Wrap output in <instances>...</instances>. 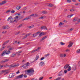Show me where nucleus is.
I'll list each match as a JSON object with an SVG mask.
<instances>
[{
	"label": "nucleus",
	"mask_w": 80,
	"mask_h": 80,
	"mask_svg": "<svg viewBox=\"0 0 80 80\" xmlns=\"http://www.w3.org/2000/svg\"><path fill=\"white\" fill-rule=\"evenodd\" d=\"M27 72L28 73L29 76L32 75L34 73V70L33 68H31L27 70Z\"/></svg>",
	"instance_id": "obj_1"
},
{
	"label": "nucleus",
	"mask_w": 80,
	"mask_h": 80,
	"mask_svg": "<svg viewBox=\"0 0 80 80\" xmlns=\"http://www.w3.org/2000/svg\"><path fill=\"white\" fill-rule=\"evenodd\" d=\"M11 52L10 50H5L2 53L1 55L2 56H4L5 55H9Z\"/></svg>",
	"instance_id": "obj_2"
},
{
	"label": "nucleus",
	"mask_w": 80,
	"mask_h": 80,
	"mask_svg": "<svg viewBox=\"0 0 80 80\" xmlns=\"http://www.w3.org/2000/svg\"><path fill=\"white\" fill-rule=\"evenodd\" d=\"M72 69L74 71H75L76 70H77V64H73V66L72 67Z\"/></svg>",
	"instance_id": "obj_3"
},
{
	"label": "nucleus",
	"mask_w": 80,
	"mask_h": 80,
	"mask_svg": "<svg viewBox=\"0 0 80 80\" xmlns=\"http://www.w3.org/2000/svg\"><path fill=\"white\" fill-rule=\"evenodd\" d=\"M14 76H15V74L11 73L9 75V78H13L14 77Z\"/></svg>",
	"instance_id": "obj_4"
},
{
	"label": "nucleus",
	"mask_w": 80,
	"mask_h": 80,
	"mask_svg": "<svg viewBox=\"0 0 80 80\" xmlns=\"http://www.w3.org/2000/svg\"><path fill=\"white\" fill-rule=\"evenodd\" d=\"M38 58H39V56H38V55H37L34 61L32 62H31V63H33V62H35L37 61V60L38 59Z\"/></svg>",
	"instance_id": "obj_5"
},
{
	"label": "nucleus",
	"mask_w": 80,
	"mask_h": 80,
	"mask_svg": "<svg viewBox=\"0 0 80 80\" xmlns=\"http://www.w3.org/2000/svg\"><path fill=\"white\" fill-rule=\"evenodd\" d=\"M69 44L68 46V48H70V47H72V45H73V43L71 42H69Z\"/></svg>",
	"instance_id": "obj_6"
},
{
	"label": "nucleus",
	"mask_w": 80,
	"mask_h": 80,
	"mask_svg": "<svg viewBox=\"0 0 80 80\" xmlns=\"http://www.w3.org/2000/svg\"><path fill=\"white\" fill-rule=\"evenodd\" d=\"M43 64H44V62H41L39 64V65L40 67H42L43 65Z\"/></svg>",
	"instance_id": "obj_7"
},
{
	"label": "nucleus",
	"mask_w": 80,
	"mask_h": 80,
	"mask_svg": "<svg viewBox=\"0 0 80 80\" xmlns=\"http://www.w3.org/2000/svg\"><path fill=\"white\" fill-rule=\"evenodd\" d=\"M9 61V59H5V60H3L1 62V63H5V62H8Z\"/></svg>",
	"instance_id": "obj_8"
},
{
	"label": "nucleus",
	"mask_w": 80,
	"mask_h": 80,
	"mask_svg": "<svg viewBox=\"0 0 80 80\" xmlns=\"http://www.w3.org/2000/svg\"><path fill=\"white\" fill-rule=\"evenodd\" d=\"M6 3H7V1H3L1 2L0 3V5H2Z\"/></svg>",
	"instance_id": "obj_9"
},
{
	"label": "nucleus",
	"mask_w": 80,
	"mask_h": 80,
	"mask_svg": "<svg viewBox=\"0 0 80 80\" xmlns=\"http://www.w3.org/2000/svg\"><path fill=\"white\" fill-rule=\"evenodd\" d=\"M19 66V64H12V67H18Z\"/></svg>",
	"instance_id": "obj_10"
},
{
	"label": "nucleus",
	"mask_w": 80,
	"mask_h": 80,
	"mask_svg": "<svg viewBox=\"0 0 80 80\" xmlns=\"http://www.w3.org/2000/svg\"><path fill=\"white\" fill-rule=\"evenodd\" d=\"M10 28V27L8 26H6L3 27V29H8Z\"/></svg>",
	"instance_id": "obj_11"
},
{
	"label": "nucleus",
	"mask_w": 80,
	"mask_h": 80,
	"mask_svg": "<svg viewBox=\"0 0 80 80\" xmlns=\"http://www.w3.org/2000/svg\"><path fill=\"white\" fill-rule=\"evenodd\" d=\"M23 77V74H22L21 75L18 76L17 77V78H22Z\"/></svg>",
	"instance_id": "obj_12"
},
{
	"label": "nucleus",
	"mask_w": 80,
	"mask_h": 80,
	"mask_svg": "<svg viewBox=\"0 0 80 80\" xmlns=\"http://www.w3.org/2000/svg\"><path fill=\"white\" fill-rule=\"evenodd\" d=\"M73 21H77L78 22V18H74L73 20Z\"/></svg>",
	"instance_id": "obj_13"
},
{
	"label": "nucleus",
	"mask_w": 80,
	"mask_h": 80,
	"mask_svg": "<svg viewBox=\"0 0 80 80\" xmlns=\"http://www.w3.org/2000/svg\"><path fill=\"white\" fill-rule=\"evenodd\" d=\"M22 51H20L19 52H17V54L18 55V56L20 55V53H22Z\"/></svg>",
	"instance_id": "obj_14"
},
{
	"label": "nucleus",
	"mask_w": 80,
	"mask_h": 80,
	"mask_svg": "<svg viewBox=\"0 0 80 80\" xmlns=\"http://www.w3.org/2000/svg\"><path fill=\"white\" fill-rule=\"evenodd\" d=\"M68 67H69V65L67 64L64 67V68L65 69H67V68H68Z\"/></svg>",
	"instance_id": "obj_15"
},
{
	"label": "nucleus",
	"mask_w": 80,
	"mask_h": 80,
	"mask_svg": "<svg viewBox=\"0 0 80 80\" xmlns=\"http://www.w3.org/2000/svg\"><path fill=\"white\" fill-rule=\"evenodd\" d=\"M61 78H62V77H59L58 78H57L56 79H55V80H60Z\"/></svg>",
	"instance_id": "obj_16"
},
{
	"label": "nucleus",
	"mask_w": 80,
	"mask_h": 80,
	"mask_svg": "<svg viewBox=\"0 0 80 80\" xmlns=\"http://www.w3.org/2000/svg\"><path fill=\"white\" fill-rule=\"evenodd\" d=\"M68 72H70L71 70V67L69 66L68 67V69L67 70Z\"/></svg>",
	"instance_id": "obj_17"
},
{
	"label": "nucleus",
	"mask_w": 80,
	"mask_h": 80,
	"mask_svg": "<svg viewBox=\"0 0 80 80\" xmlns=\"http://www.w3.org/2000/svg\"><path fill=\"white\" fill-rule=\"evenodd\" d=\"M73 15V14H72L71 15H68L67 16V17L68 18H71L72 16Z\"/></svg>",
	"instance_id": "obj_18"
},
{
	"label": "nucleus",
	"mask_w": 80,
	"mask_h": 80,
	"mask_svg": "<svg viewBox=\"0 0 80 80\" xmlns=\"http://www.w3.org/2000/svg\"><path fill=\"white\" fill-rule=\"evenodd\" d=\"M21 8V7L20 6H17L16 7V9L18 10H20Z\"/></svg>",
	"instance_id": "obj_19"
},
{
	"label": "nucleus",
	"mask_w": 80,
	"mask_h": 80,
	"mask_svg": "<svg viewBox=\"0 0 80 80\" xmlns=\"http://www.w3.org/2000/svg\"><path fill=\"white\" fill-rule=\"evenodd\" d=\"M17 55V54H16V53L12 54L11 55V57H15V55Z\"/></svg>",
	"instance_id": "obj_20"
},
{
	"label": "nucleus",
	"mask_w": 80,
	"mask_h": 80,
	"mask_svg": "<svg viewBox=\"0 0 80 80\" xmlns=\"http://www.w3.org/2000/svg\"><path fill=\"white\" fill-rule=\"evenodd\" d=\"M9 41H10L9 40H8V41L5 42L3 44V45H6V44H7V43H8V42H9Z\"/></svg>",
	"instance_id": "obj_21"
},
{
	"label": "nucleus",
	"mask_w": 80,
	"mask_h": 80,
	"mask_svg": "<svg viewBox=\"0 0 80 80\" xmlns=\"http://www.w3.org/2000/svg\"><path fill=\"white\" fill-rule=\"evenodd\" d=\"M43 33V32H42L39 35V37H40L42 35Z\"/></svg>",
	"instance_id": "obj_22"
},
{
	"label": "nucleus",
	"mask_w": 80,
	"mask_h": 80,
	"mask_svg": "<svg viewBox=\"0 0 80 80\" xmlns=\"http://www.w3.org/2000/svg\"><path fill=\"white\" fill-rule=\"evenodd\" d=\"M49 55H50V54H47L45 55L44 57H46V58H47V57H48V56H49Z\"/></svg>",
	"instance_id": "obj_23"
},
{
	"label": "nucleus",
	"mask_w": 80,
	"mask_h": 80,
	"mask_svg": "<svg viewBox=\"0 0 80 80\" xmlns=\"http://www.w3.org/2000/svg\"><path fill=\"white\" fill-rule=\"evenodd\" d=\"M12 18V16H10L9 17L7 20V21H9L10 20V19H11V18Z\"/></svg>",
	"instance_id": "obj_24"
},
{
	"label": "nucleus",
	"mask_w": 80,
	"mask_h": 80,
	"mask_svg": "<svg viewBox=\"0 0 80 80\" xmlns=\"http://www.w3.org/2000/svg\"><path fill=\"white\" fill-rule=\"evenodd\" d=\"M48 37V36H46L45 37H44L43 38H42V40H45V39H46V38H47V37Z\"/></svg>",
	"instance_id": "obj_25"
},
{
	"label": "nucleus",
	"mask_w": 80,
	"mask_h": 80,
	"mask_svg": "<svg viewBox=\"0 0 80 80\" xmlns=\"http://www.w3.org/2000/svg\"><path fill=\"white\" fill-rule=\"evenodd\" d=\"M48 7H53V4H49V5H48Z\"/></svg>",
	"instance_id": "obj_26"
},
{
	"label": "nucleus",
	"mask_w": 80,
	"mask_h": 80,
	"mask_svg": "<svg viewBox=\"0 0 80 80\" xmlns=\"http://www.w3.org/2000/svg\"><path fill=\"white\" fill-rule=\"evenodd\" d=\"M28 68L27 67V66L25 65L23 66V68H25L26 69L27 68Z\"/></svg>",
	"instance_id": "obj_27"
},
{
	"label": "nucleus",
	"mask_w": 80,
	"mask_h": 80,
	"mask_svg": "<svg viewBox=\"0 0 80 80\" xmlns=\"http://www.w3.org/2000/svg\"><path fill=\"white\" fill-rule=\"evenodd\" d=\"M60 44L61 45H65V44L62 42H61Z\"/></svg>",
	"instance_id": "obj_28"
},
{
	"label": "nucleus",
	"mask_w": 80,
	"mask_h": 80,
	"mask_svg": "<svg viewBox=\"0 0 80 80\" xmlns=\"http://www.w3.org/2000/svg\"><path fill=\"white\" fill-rule=\"evenodd\" d=\"M4 48H5L4 47H2L1 49H0V51H2V50H4Z\"/></svg>",
	"instance_id": "obj_29"
},
{
	"label": "nucleus",
	"mask_w": 80,
	"mask_h": 80,
	"mask_svg": "<svg viewBox=\"0 0 80 80\" xmlns=\"http://www.w3.org/2000/svg\"><path fill=\"white\" fill-rule=\"evenodd\" d=\"M77 53H80V49H78V50H77Z\"/></svg>",
	"instance_id": "obj_30"
},
{
	"label": "nucleus",
	"mask_w": 80,
	"mask_h": 80,
	"mask_svg": "<svg viewBox=\"0 0 80 80\" xmlns=\"http://www.w3.org/2000/svg\"><path fill=\"white\" fill-rule=\"evenodd\" d=\"M37 34H34L32 35L33 37H36V36H37Z\"/></svg>",
	"instance_id": "obj_31"
},
{
	"label": "nucleus",
	"mask_w": 80,
	"mask_h": 80,
	"mask_svg": "<svg viewBox=\"0 0 80 80\" xmlns=\"http://www.w3.org/2000/svg\"><path fill=\"white\" fill-rule=\"evenodd\" d=\"M73 11H74V10L73 9H71L70 10V12H73Z\"/></svg>",
	"instance_id": "obj_32"
},
{
	"label": "nucleus",
	"mask_w": 80,
	"mask_h": 80,
	"mask_svg": "<svg viewBox=\"0 0 80 80\" xmlns=\"http://www.w3.org/2000/svg\"><path fill=\"white\" fill-rule=\"evenodd\" d=\"M64 73H67V70H65L64 71Z\"/></svg>",
	"instance_id": "obj_33"
},
{
	"label": "nucleus",
	"mask_w": 80,
	"mask_h": 80,
	"mask_svg": "<svg viewBox=\"0 0 80 80\" xmlns=\"http://www.w3.org/2000/svg\"><path fill=\"white\" fill-rule=\"evenodd\" d=\"M44 30H47V27L44 26Z\"/></svg>",
	"instance_id": "obj_34"
},
{
	"label": "nucleus",
	"mask_w": 80,
	"mask_h": 80,
	"mask_svg": "<svg viewBox=\"0 0 80 80\" xmlns=\"http://www.w3.org/2000/svg\"><path fill=\"white\" fill-rule=\"evenodd\" d=\"M18 16H16L14 18V19H15V20H17V19H18Z\"/></svg>",
	"instance_id": "obj_35"
},
{
	"label": "nucleus",
	"mask_w": 80,
	"mask_h": 80,
	"mask_svg": "<svg viewBox=\"0 0 80 80\" xmlns=\"http://www.w3.org/2000/svg\"><path fill=\"white\" fill-rule=\"evenodd\" d=\"M28 20V18L27 17V18H25V19H23V20Z\"/></svg>",
	"instance_id": "obj_36"
},
{
	"label": "nucleus",
	"mask_w": 80,
	"mask_h": 80,
	"mask_svg": "<svg viewBox=\"0 0 80 80\" xmlns=\"http://www.w3.org/2000/svg\"><path fill=\"white\" fill-rule=\"evenodd\" d=\"M15 10H13L12 11H11V13H15Z\"/></svg>",
	"instance_id": "obj_37"
},
{
	"label": "nucleus",
	"mask_w": 80,
	"mask_h": 80,
	"mask_svg": "<svg viewBox=\"0 0 80 80\" xmlns=\"http://www.w3.org/2000/svg\"><path fill=\"white\" fill-rule=\"evenodd\" d=\"M80 4V3H78L75 4V5H76V6H78V5H79Z\"/></svg>",
	"instance_id": "obj_38"
},
{
	"label": "nucleus",
	"mask_w": 80,
	"mask_h": 80,
	"mask_svg": "<svg viewBox=\"0 0 80 80\" xmlns=\"http://www.w3.org/2000/svg\"><path fill=\"white\" fill-rule=\"evenodd\" d=\"M43 77H41L39 78V80H42L43 79Z\"/></svg>",
	"instance_id": "obj_39"
},
{
	"label": "nucleus",
	"mask_w": 80,
	"mask_h": 80,
	"mask_svg": "<svg viewBox=\"0 0 80 80\" xmlns=\"http://www.w3.org/2000/svg\"><path fill=\"white\" fill-rule=\"evenodd\" d=\"M45 59V58L42 57L41 58L40 60H44Z\"/></svg>",
	"instance_id": "obj_40"
},
{
	"label": "nucleus",
	"mask_w": 80,
	"mask_h": 80,
	"mask_svg": "<svg viewBox=\"0 0 80 80\" xmlns=\"http://www.w3.org/2000/svg\"><path fill=\"white\" fill-rule=\"evenodd\" d=\"M8 72L7 71H6V72L4 74L6 75V74H8Z\"/></svg>",
	"instance_id": "obj_41"
},
{
	"label": "nucleus",
	"mask_w": 80,
	"mask_h": 80,
	"mask_svg": "<svg viewBox=\"0 0 80 80\" xmlns=\"http://www.w3.org/2000/svg\"><path fill=\"white\" fill-rule=\"evenodd\" d=\"M20 73V71L18 70L17 72H16V74H18Z\"/></svg>",
	"instance_id": "obj_42"
},
{
	"label": "nucleus",
	"mask_w": 80,
	"mask_h": 80,
	"mask_svg": "<svg viewBox=\"0 0 80 80\" xmlns=\"http://www.w3.org/2000/svg\"><path fill=\"white\" fill-rule=\"evenodd\" d=\"M67 2H68V3H70L71 2V0H67Z\"/></svg>",
	"instance_id": "obj_43"
},
{
	"label": "nucleus",
	"mask_w": 80,
	"mask_h": 80,
	"mask_svg": "<svg viewBox=\"0 0 80 80\" xmlns=\"http://www.w3.org/2000/svg\"><path fill=\"white\" fill-rule=\"evenodd\" d=\"M34 27V26H30L29 28H33Z\"/></svg>",
	"instance_id": "obj_44"
},
{
	"label": "nucleus",
	"mask_w": 80,
	"mask_h": 80,
	"mask_svg": "<svg viewBox=\"0 0 80 80\" xmlns=\"http://www.w3.org/2000/svg\"><path fill=\"white\" fill-rule=\"evenodd\" d=\"M9 12H10V10H8V11L6 12V13H9Z\"/></svg>",
	"instance_id": "obj_45"
},
{
	"label": "nucleus",
	"mask_w": 80,
	"mask_h": 80,
	"mask_svg": "<svg viewBox=\"0 0 80 80\" xmlns=\"http://www.w3.org/2000/svg\"><path fill=\"white\" fill-rule=\"evenodd\" d=\"M67 56L66 54H64L63 55V57H65Z\"/></svg>",
	"instance_id": "obj_46"
},
{
	"label": "nucleus",
	"mask_w": 80,
	"mask_h": 80,
	"mask_svg": "<svg viewBox=\"0 0 80 80\" xmlns=\"http://www.w3.org/2000/svg\"><path fill=\"white\" fill-rule=\"evenodd\" d=\"M60 57H63V55L62 54H61L60 55Z\"/></svg>",
	"instance_id": "obj_47"
},
{
	"label": "nucleus",
	"mask_w": 80,
	"mask_h": 80,
	"mask_svg": "<svg viewBox=\"0 0 80 80\" xmlns=\"http://www.w3.org/2000/svg\"><path fill=\"white\" fill-rule=\"evenodd\" d=\"M40 47L38 48L36 50V51H38V50H40Z\"/></svg>",
	"instance_id": "obj_48"
},
{
	"label": "nucleus",
	"mask_w": 80,
	"mask_h": 80,
	"mask_svg": "<svg viewBox=\"0 0 80 80\" xmlns=\"http://www.w3.org/2000/svg\"><path fill=\"white\" fill-rule=\"evenodd\" d=\"M27 18H28V19H30V18H32V17H31V16H29L27 17Z\"/></svg>",
	"instance_id": "obj_49"
},
{
	"label": "nucleus",
	"mask_w": 80,
	"mask_h": 80,
	"mask_svg": "<svg viewBox=\"0 0 80 80\" xmlns=\"http://www.w3.org/2000/svg\"><path fill=\"white\" fill-rule=\"evenodd\" d=\"M2 33H7V31H3L2 32Z\"/></svg>",
	"instance_id": "obj_50"
},
{
	"label": "nucleus",
	"mask_w": 80,
	"mask_h": 80,
	"mask_svg": "<svg viewBox=\"0 0 80 80\" xmlns=\"http://www.w3.org/2000/svg\"><path fill=\"white\" fill-rule=\"evenodd\" d=\"M42 13L44 14H45V13H46V12L45 11H42Z\"/></svg>",
	"instance_id": "obj_51"
},
{
	"label": "nucleus",
	"mask_w": 80,
	"mask_h": 80,
	"mask_svg": "<svg viewBox=\"0 0 80 80\" xmlns=\"http://www.w3.org/2000/svg\"><path fill=\"white\" fill-rule=\"evenodd\" d=\"M23 77H24V78H27V75L26 74L24 75Z\"/></svg>",
	"instance_id": "obj_52"
},
{
	"label": "nucleus",
	"mask_w": 80,
	"mask_h": 80,
	"mask_svg": "<svg viewBox=\"0 0 80 80\" xmlns=\"http://www.w3.org/2000/svg\"><path fill=\"white\" fill-rule=\"evenodd\" d=\"M66 52H70V49H67V50H66Z\"/></svg>",
	"instance_id": "obj_53"
},
{
	"label": "nucleus",
	"mask_w": 80,
	"mask_h": 80,
	"mask_svg": "<svg viewBox=\"0 0 80 80\" xmlns=\"http://www.w3.org/2000/svg\"><path fill=\"white\" fill-rule=\"evenodd\" d=\"M43 18V16H42L39 18V19H42Z\"/></svg>",
	"instance_id": "obj_54"
},
{
	"label": "nucleus",
	"mask_w": 80,
	"mask_h": 80,
	"mask_svg": "<svg viewBox=\"0 0 80 80\" xmlns=\"http://www.w3.org/2000/svg\"><path fill=\"white\" fill-rule=\"evenodd\" d=\"M63 25V23H62V22H60V23H59V25Z\"/></svg>",
	"instance_id": "obj_55"
},
{
	"label": "nucleus",
	"mask_w": 80,
	"mask_h": 80,
	"mask_svg": "<svg viewBox=\"0 0 80 80\" xmlns=\"http://www.w3.org/2000/svg\"><path fill=\"white\" fill-rule=\"evenodd\" d=\"M2 73H5V72H6V70L2 71Z\"/></svg>",
	"instance_id": "obj_56"
},
{
	"label": "nucleus",
	"mask_w": 80,
	"mask_h": 80,
	"mask_svg": "<svg viewBox=\"0 0 80 80\" xmlns=\"http://www.w3.org/2000/svg\"><path fill=\"white\" fill-rule=\"evenodd\" d=\"M9 68H12V67H13V64H12V65H11L10 66H9Z\"/></svg>",
	"instance_id": "obj_57"
},
{
	"label": "nucleus",
	"mask_w": 80,
	"mask_h": 80,
	"mask_svg": "<svg viewBox=\"0 0 80 80\" xmlns=\"http://www.w3.org/2000/svg\"><path fill=\"white\" fill-rule=\"evenodd\" d=\"M22 25L21 24V25H19L18 27V28H20V27H22Z\"/></svg>",
	"instance_id": "obj_58"
},
{
	"label": "nucleus",
	"mask_w": 80,
	"mask_h": 80,
	"mask_svg": "<svg viewBox=\"0 0 80 80\" xmlns=\"http://www.w3.org/2000/svg\"><path fill=\"white\" fill-rule=\"evenodd\" d=\"M9 50H13V48H9Z\"/></svg>",
	"instance_id": "obj_59"
},
{
	"label": "nucleus",
	"mask_w": 80,
	"mask_h": 80,
	"mask_svg": "<svg viewBox=\"0 0 80 80\" xmlns=\"http://www.w3.org/2000/svg\"><path fill=\"white\" fill-rule=\"evenodd\" d=\"M41 30H43V29H44V26L41 27Z\"/></svg>",
	"instance_id": "obj_60"
},
{
	"label": "nucleus",
	"mask_w": 80,
	"mask_h": 80,
	"mask_svg": "<svg viewBox=\"0 0 80 80\" xmlns=\"http://www.w3.org/2000/svg\"><path fill=\"white\" fill-rule=\"evenodd\" d=\"M16 14V15H18V16H21V14L20 13H17Z\"/></svg>",
	"instance_id": "obj_61"
},
{
	"label": "nucleus",
	"mask_w": 80,
	"mask_h": 80,
	"mask_svg": "<svg viewBox=\"0 0 80 80\" xmlns=\"http://www.w3.org/2000/svg\"><path fill=\"white\" fill-rule=\"evenodd\" d=\"M30 16L31 17H33V16H34V14H32Z\"/></svg>",
	"instance_id": "obj_62"
},
{
	"label": "nucleus",
	"mask_w": 80,
	"mask_h": 80,
	"mask_svg": "<svg viewBox=\"0 0 80 80\" xmlns=\"http://www.w3.org/2000/svg\"><path fill=\"white\" fill-rule=\"evenodd\" d=\"M3 67V66L2 65L1 66V65H0V69L2 68V67Z\"/></svg>",
	"instance_id": "obj_63"
},
{
	"label": "nucleus",
	"mask_w": 80,
	"mask_h": 80,
	"mask_svg": "<svg viewBox=\"0 0 80 80\" xmlns=\"http://www.w3.org/2000/svg\"><path fill=\"white\" fill-rule=\"evenodd\" d=\"M25 65H26V66H28V62H27V63Z\"/></svg>",
	"instance_id": "obj_64"
}]
</instances>
